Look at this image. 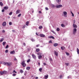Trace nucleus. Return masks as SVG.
Instances as JSON below:
<instances>
[{
	"instance_id": "f257e3e1",
	"label": "nucleus",
	"mask_w": 79,
	"mask_h": 79,
	"mask_svg": "<svg viewBox=\"0 0 79 79\" xmlns=\"http://www.w3.org/2000/svg\"><path fill=\"white\" fill-rule=\"evenodd\" d=\"M4 65H5L6 66H11V65H12V63L11 62H4L3 63Z\"/></svg>"
},
{
	"instance_id": "f03ea898",
	"label": "nucleus",
	"mask_w": 79,
	"mask_h": 79,
	"mask_svg": "<svg viewBox=\"0 0 79 79\" xmlns=\"http://www.w3.org/2000/svg\"><path fill=\"white\" fill-rule=\"evenodd\" d=\"M7 73V71L4 70L2 72H0V74L1 75H3V74H6Z\"/></svg>"
},
{
	"instance_id": "7ed1b4c3",
	"label": "nucleus",
	"mask_w": 79,
	"mask_h": 79,
	"mask_svg": "<svg viewBox=\"0 0 79 79\" xmlns=\"http://www.w3.org/2000/svg\"><path fill=\"white\" fill-rule=\"evenodd\" d=\"M21 64L22 65L23 67H25L26 66V64L25 63V61L23 60L21 63Z\"/></svg>"
},
{
	"instance_id": "20e7f679",
	"label": "nucleus",
	"mask_w": 79,
	"mask_h": 79,
	"mask_svg": "<svg viewBox=\"0 0 79 79\" xmlns=\"http://www.w3.org/2000/svg\"><path fill=\"white\" fill-rule=\"evenodd\" d=\"M77 31V29L76 28L73 29V34L74 35H75V34L76 33Z\"/></svg>"
},
{
	"instance_id": "39448f33",
	"label": "nucleus",
	"mask_w": 79,
	"mask_h": 79,
	"mask_svg": "<svg viewBox=\"0 0 79 79\" xmlns=\"http://www.w3.org/2000/svg\"><path fill=\"white\" fill-rule=\"evenodd\" d=\"M63 6L62 5H56V7L57 8H61V7H62Z\"/></svg>"
},
{
	"instance_id": "423d86ee",
	"label": "nucleus",
	"mask_w": 79,
	"mask_h": 79,
	"mask_svg": "<svg viewBox=\"0 0 79 79\" xmlns=\"http://www.w3.org/2000/svg\"><path fill=\"white\" fill-rule=\"evenodd\" d=\"M63 14L64 17H67V12L65 11H64Z\"/></svg>"
},
{
	"instance_id": "0eeeda50",
	"label": "nucleus",
	"mask_w": 79,
	"mask_h": 79,
	"mask_svg": "<svg viewBox=\"0 0 79 79\" xmlns=\"http://www.w3.org/2000/svg\"><path fill=\"white\" fill-rule=\"evenodd\" d=\"M2 25L3 26H6V22H4L2 23Z\"/></svg>"
},
{
	"instance_id": "6e6552de",
	"label": "nucleus",
	"mask_w": 79,
	"mask_h": 79,
	"mask_svg": "<svg viewBox=\"0 0 79 79\" xmlns=\"http://www.w3.org/2000/svg\"><path fill=\"white\" fill-rule=\"evenodd\" d=\"M32 56L33 57V58L35 60H36V56L34 54H32Z\"/></svg>"
},
{
	"instance_id": "1a4fd4ad",
	"label": "nucleus",
	"mask_w": 79,
	"mask_h": 79,
	"mask_svg": "<svg viewBox=\"0 0 79 79\" xmlns=\"http://www.w3.org/2000/svg\"><path fill=\"white\" fill-rule=\"evenodd\" d=\"M40 36L41 37H45V35L43 34H40Z\"/></svg>"
},
{
	"instance_id": "9d476101",
	"label": "nucleus",
	"mask_w": 79,
	"mask_h": 79,
	"mask_svg": "<svg viewBox=\"0 0 79 79\" xmlns=\"http://www.w3.org/2000/svg\"><path fill=\"white\" fill-rule=\"evenodd\" d=\"M10 53L11 54H15V51L14 50L11 51Z\"/></svg>"
},
{
	"instance_id": "9b49d317",
	"label": "nucleus",
	"mask_w": 79,
	"mask_h": 79,
	"mask_svg": "<svg viewBox=\"0 0 79 79\" xmlns=\"http://www.w3.org/2000/svg\"><path fill=\"white\" fill-rule=\"evenodd\" d=\"M73 26L74 28H77V25L75 24H73Z\"/></svg>"
},
{
	"instance_id": "f8f14e48",
	"label": "nucleus",
	"mask_w": 79,
	"mask_h": 79,
	"mask_svg": "<svg viewBox=\"0 0 79 79\" xmlns=\"http://www.w3.org/2000/svg\"><path fill=\"white\" fill-rule=\"evenodd\" d=\"M54 53H55V54L57 56H58V52H56V51H54Z\"/></svg>"
},
{
	"instance_id": "ddd939ff",
	"label": "nucleus",
	"mask_w": 79,
	"mask_h": 79,
	"mask_svg": "<svg viewBox=\"0 0 79 79\" xmlns=\"http://www.w3.org/2000/svg\"><path fill=\"white\" fill-rule=\"evenodd\" d=\"M48 38H49V39H55V37H53L52 36H49L48 37Z\"/></svg>"
},
{
	"instance_id": "4468645a",
	"label": "nucleus",
	"mask_w": 79,
	"mask_h": 79,
	"mask_svg": "<svg viewBox=\"0 0 79 79\" xmlns=\"http://www.w3.org/2000/svg\"><path fill=\"white\" fill-rule=\"evenodd\" d=\"M16 14H19V13H20V10H17L16 11Z\"/></svg>"
},
{
	"instance_id": "2eb2a0df",
	"label": "nucleus",
	"mask_w": 79,
	"mask_h": 79,
	"mask_svg": "<svg viewBox=\"0 0 79 79\" xmlns=\"http://www.w3.org/2000/svg\"><path fill=\"white\" fill-rule=\"evenodd\" d=\"M56 1L57 3H61V0H56Z\"/></svg>"
},
{
	"instance_id": "dca6fc26",
	"label": "nucleus",
	"mask_w": 79,
	"mask_h": 79,
	"mask_svg": "<svg viewBox=\"0 0 79 79\" xmlns=\"http://www.w3.org/2000/svg\"><path fill=\"white\" fill-rule=\"evenodd\" d=\"M4 10H8V6H5L4 7Z\"/></svg>"
},
{
	"instance_id": "f3484780",
	"label": "nucleus",
	"mask_w": 79,
	"mask_h": 79,
	"mask_svg": "<svg viewBox=\"0 0 79 79\" xmlns=\"http://www.w3.org/2000/svg\"><path fill=\"white\" fill-rule=\"evenodd\" d=\"M38 59L40 60V58H42V56L41 55L39 56H38Z\"/></svg>"
},
{
	"instance_id": "a211bd4d",
	"label": "nucleus",
	"mask_w": 79,
	"mask_h": 79,
	"mask_svg": "<svg viewBox=\"0 0 79 79\" xmlns=\"http://www.w3.org/2000/svg\"><path fill=\"white\" fill-rule=\"evenodd\" d=\"M61 48L62 50H64V49H65V47H61Z\"/></svg>"
},
{
	"instance_id": "6ab92c4d",
	"label": "nucleus",
	"mask_w": 79,
	"mask_h": 79,
	"mask_svg": "<svg viewBox=\"0 0 79 79\" xmlns=\"http://www.w3.org/2000/svg\"><path fill=\"white\" fill-rule=\"evenodd\" d=\"M58 45V44L57 43H55L54 44L53 46L54 47H56Z\"/></svg>"
},
{
	"instance_id": "aec40b11",
	"label": "nucleus",
	"mask_w": 79,
	"mask_h": 79,
	"mask_svg": "<svg viewBox=\"0 0 79 79\" xmlns=\"http://www.w3.org/2000/svg\"><path fill=\"white\" fill-rule=\"evenodd\" d=\"M29 21H27L26 23V26H28L29 24Z\"/></svg>"
},
{
	"instance_id": "412c9836",
	"label": "nucleus",
	"mask_w": 79,
	"mask_h": 79,
	"mask_svg": "<svg viewBox=\"0 0 79 79\" xmlns=\"http://www.w3.org/2000/svg\"><path fill=\"white\" fill-rule=\"evenodd\" d=\"M48 77V75H47L45 76V79H47Z\"/></svg>"
},
{
	"instance_id": "4be33fe9",
	"label": "nucleus",
	"mask_w": 79,
	"mask_h": 79,
	"mask_svg": "<svg viewBox=\"0 0 79 79\" xmlns=\"http://www.w3.org/2000/svg\"><path fill=\"white\" fill-rule=\"evenodd\" d=\"M31 40L32 42H35V39H33L32 38L31 39Z\"/></svg>"
},
{
	"instance_id": "5701e85b",
	"label": "nucleus",
	"mask_w": 79,
	"mask_h": 79,
	"mask_svg": "<svg viewBox=\"0 0 79 79\" xmlns=\"http://www.w3.org/2000/svg\"><path fill=\"white\" fill-rule=\"evenodd\" d=\"M31 68V67H27L26 69L27 70H29V69Z\"/></svg>"
},
{
	"instance_id": "b1692460",
	"label": "nucleus",
	"mask_w": 79,
	"mask_h": 79,
	"mask_svg": "<svg viewBox=\"0 0 79 79\" xmlns=\"http://www.w3.org/2000/svg\"><path fill=\"white\" fill-rule=\"evenodd\" d=\"M0 5L1 6H2L3 5V3L2 2H0Z\"/></svg>"
},
{
	"instance_id": "393cba45",
	"label": "nucleus",
	"mask_w": 79,
	"mask_h": 79,
	"mask_svg": "<svg viewBox=\"0 0 79 79\" xmlns=\"http://www.w3.org/2000/svg\"><path fill=\"white\" fill-rule=\"evenodd\" d=\"M42 28H43L42 26H40L39 27V29H42Z\"/></svg>"
},
{
	"instance_id": "a878e982",
	"label": "nucleus",
	"mask_w": 79,
	"mask_h": 79,
	"mask_svg": "<svg viewBox=\"0 0 79 79\" xmlns=\"http://www.w3.org/2000/svg\"><path fill=\"white\" fill-rule=\"evenodd\" d=\"M77 54H79V49H78V48H77Z\"/></svg>"
},
{
	"instance_id": "bb28decb",
	"label": "nucleus",
	"mask_w": 79,
	"mask_h": 79,
	"mask_svg": "<svg viewBox=\"0 0 79 79\" xmlns=\"http://www.w3.org/2000/svg\"><path fill=\"white\" fill-rule=\"evenodd\" d=\"M36 51L37 52H39V51H40V49H39V48L36 49Z\"/></svg>"
},
{
	"instance_id": "cd10ccee",
	"label": "nucleus",
	"mask_w": 79,
	"mask_h": 79,
	"mask_svg": "<svg viewBox=\"0 0 79 79\" xmlns=\"http://www.w3.org/2000/svg\"><path fill=\"white\" fill-rule=\"evenodd\" d=\"M3 41V38H2L0 40V42H2Z\"/></svg>"
},
{
	"instance_id": "c85d7f7f",
	"label": "nucleus",
	"mask_w": 79,
	"mask_h": 79,
	"mask_svg": "<svg viewBox=\"0 0 79 79\" xmlns=\"http://www.w3.org/2000/svg\"><path fill=\"white\" fill-rule=\"evenodd\" d=\"M30 61H31V60L30 59H29L28 60H27V63H29V62H30Z\"/></svg>"
},
{
	"instance_id": "c756f323",
	"label": "nucleus",
	"mask_w": 79,
	"mask_h": 79,
	"mask_svg": "<svg viewBox=\"0 0 79 79\" xmlns=\"http://www.w3.org/2000/svg\"><path fill=\"white\" fill-rule=\"evenodd\" d=\"M61 26L62 27H65V25H64V24H61Z\"/></svg>"
},
{
	"instance_id": "7c9ffc66",
	"label": "nucleus",
	"mask_w": 79,
	"mask_h": 79,
	"mask_svg": "<svg viewBox=\"0 0 79 79\" xmlns=\"http://www.w3.org/2000/svg\"><path fill=\"white\" fill-rule=\"evenodd\" d=\"M42 68H40L39 69V71H40V72H42Z\"/></svg>"
},
{
	"instance_id": "2f4dec72",
	"label": "nucleus",
	"mask_w": 79,
	"mask_h": 79,
	"mask_svg": "<svg viewBox=\"0 0 79 79\" xmlns=\"http://www.w3.org/2000/svg\"><path fill=\"white\" fill-rule=\"evenodd\" d=\"M20 72L21 73H23V72H24V71H23V70H22V69H21Z\"/></svg>"
},
{
	"instance_id": "473e14b6",
	"label": "nucleus",
	"mask_w": 79,
	"mask_h": 79,
	"mask_svg": "<svg viewBox=\"0 0 79 79\" xmlns=\"http://www.w3.org/2000/svg\"><path fill=\"white\" fill-rule=\"evenodd\" d=\"M51 32H53V33L54 34H56V33H55V31H53V30H52Z\"/></svg>"
},
{
	"instance_id": "72a5a7b5",
	"label": "nucleus",
	"mask_w": 79,
	"mask_h": 79,
	"mask_svg": "<svg viewBox=\"0 0 79 79\" xmlns=\"http://www.w3.org/2000/svg\"><path fill=\"white\" fill-rule=\"evenodd\" d=\"M6 44V42H4L2 43V45H5Z\"/></svg>"
},
{
	"instance_id": "f704fd0d",
	"label": "nucleus",
	"mask_w": 79,
	"mask_h": 79,
	"mask_svg": "<svg viewBox=\"0 0 79 79\" xmlns=\"http://www.w3.org/2000/svg\"><path fill=\"white\" fill-rule=\"evenodd\" d=\"M65 53H66V55H67V56H69V53L67 52H65Z\"/></svg>"
},
{
	"instance_id": "c9c22d12",
	"label": "nucleus",
	"mask_w": 79,
	"mask_h": 79,
	"mask_svg": "<svg viewBox=\"0 0 79 79\" xmlns=\"http://www.w3.org/2000/svg\"><path fill=\"white\" fill-rule=\"evenodd\" d=\"M12 14H13V12H11L9 13V15H11Z\"/></svg>"
},
{
	"instance_id": "e433bc0d",
	"label": "nucleus",
	"mask_w": 79,
	"mask_h": 79,
	"mask_svg": "<svg viewBox=\"0 0 79 79\" xmlns=\"http://www.w3.org/2000/svg\"><path fill=\"white\" fill-rule=\"evenodd\" d=\"M56 30L57 31H60V28H57L56 29Z\"/></svg>"
},
{
	"instance_id": "4c0bfd02",
	"label": "nucleus",
	"mask_w": 79,
	"mask_h": 79,
	"mask_svg": "<svg viewBox=\"0 0 79 79\" xmlns=\"http://www.w3.org/2000/svg\"><path fill=\"white\" fill-rule=\"evenodd\" d=\"M21 16V14H20L18 15V17H20Z\"/></svg>"
},
{
	"instance_id": "58836bf2",
	"label": "nucleus",
	"mask_w": 79,
	"mask_h": 79,
	"mask_svg": "<svg viewBox=\"0 0 79 79\" xmlns=\"http://www.w3.org/2000/svg\"><path fill=\"white\" fill-rule=\"evenodd\" d=\"M9 47V46L8 45H7V46L6 47V48H8Z\"/></svg>"
},
{
	"instance_id": "ea45409f",
	"label": "nucleus",
	"mask_w": 79,
	"mask_h": 79,
	"mask_svg": "<svg viewBox=\"0 0 79 79\" xmlns=\"http://www.w3.org/2000/svg\"><path fill=\"white\" fill-rule=\"evenodd\" d=\"M5 53H8V50H6L5 51Z\"/></svg>"
},
{
	"instance_id": "a19ab883",
	"label": "nucleus",
	"mask_w": 79,
	"mask_h": 79,
	"mask_svg": "<svg viewBox=\"0 0 79 79\" xmlns=\"http://www.w3.org/2000/svg\"><path fill=\"white\" fill-rule=\"evenodd\" d=\"M9 25H12V23H11V22H9Z\"/></svg>"
},
{
	"instance_id": "79ce46f5",
	"label": "nucleus",
	"mask_w": 79,
	"mask_h": 79,
	"mask_svg": "<svg viewBox=\"0 0 79 79\" xmlns=\"http://www.w3.org/2000/svg\"><path fill=\"white\" fill-rule=\"evenodd\" d=\"M14 60V61H18V60H17V59H16V57H15Z\"/></svg>"
},
{
	"instance_id": "37998d69",
	"label": "nucleus",
	"mask_w": 79,
	"mask_h": 79,
	"mask_svg": "<svg viewBox=\"0 0 79 79\" xmlns=\"http://www.w3.org/2000/svg\"><path fill=\"white\" fill-rule=\"evenodd\" d=\"M65 64L67 66H69V63H65Z\"/></svg>"
},
{
	"instance_id": "c03bdc74",
	"label": "nucleus",
	"mask_w": 79,
	"mask_h": 79,
	"mask_svg": "<svg viewBox=\"0 0 79 79\" xmlns=\"http://www.w3.org/2000/svg\"><path fill=\"white\" fill-rule=\"evenodd\" d=\"M13 73H17V72H16L15 70H14L13 72Z\"/></svg>"
},
{
	"instance_id": "a18cd8bd",
	"label": "nucleus",
	"mask_w": 79,
	"mask_h": 79,
	"mask_svg": "<svg viewBox=\"0 0 79 79\" xmlns=\"http://www.w3.org/2000/svg\"><path fill=\"white\" fill-rule=\"evenodd\" d=\"M45 9L46 10H48V7H45Z\"/></svg>"
},
{
	"instance_id": "49530a36",
	"label": "nucleus",
	"mask_w": 79,
	"mask_h": 79,
	"mask_svg": "<svg viewBox=\"0 0 79 79\" xmlns=\"http://www.w3.org/2000/svg\"><path fill=\"white\" fill-rule=\"evenodd\" d=\"M62 77H63V76L62 75H60V79H61V78H62Z\"/></svg>"
},
{
	"instance_id": "de8ad7c7",
	"label": "nucleus",
	"mask_w": 79,
	"mask_h": 79,
	"mask_svg": "<svg viewBox=\"0 0 79 79\" xmlns=\"http://www.w3.org/2000/svg\"><path fill=\"white\" fill-rule=\"evenodd\" d=\"M2 32L3 33H4L5 32V30H3L2 31Z\"/></svg>"
},
{
	"instance_id": "09e8293b",
	"label": "nucleus",
	"mask_w": 79,
	"mask_h": 79,
	"mask_svg": "<svg viewBox=\"0 0 79 79\" xmlns=\"http://www.w3.org/2000/svg\"><path fill=\"white\" fill-rule=\"evenodd\" d=\"M38 55H41V53L38 52L37 53Z\"/></svg>"
},
{
	"instance_id": "8fccbe9b",
	"label": "nucleus",
	"mask_w": 79,
	"mask_h": 79,
	"mask_svg": "<svg viewBox=\"0 0 79 79\" xmlns=\"http://www.w3.org/2000/svg\"><path fill=\"white\" fill-rule=\"evenodd\" d=\"M13 76H16V74L13 73L12 75Z\"/></svg>"
},
{
	"instance_id": "3c124183",
	"label": "nucleus",
	"mask_w": 79,
	"mask_h": 79,
	"mask_svg": "<svg viewBox=\"0 0 79 79\" xmlns=\"http://www.w3.org/2000/svg\"><path fill=\"white\" fill-rule=\"evenodd\" d=\"M49 44L52 43V40H50V41L49 42Z\"/></svg>"
},
{
	"instance_id": "603ef678",
	"label": "nucleus",
	"mask_w": 79,
	"mask_h": 79,
	"mask_svg": "<svg viewBox=\"0 0 79 79\" xmlns=\"http://www.w3.org/2000/svg\"><path fill=\"white\" fill-rule=\"evenodd\" d=\"M44 65V66H46L47 64H46V63H43Z\"/></svg>"
},
{
	"instance_id": "864d4df0",
	"label": "nucleus",
	"mask_w": 79,
	"mask_h": 79,
	"mask_svg": "<svg viewBox=\"0 0 79 79\" xmlns=\"http://www.w3.org/2000/svg\"><path fill=\"white\" fill-rule=\"evenodd\" d=\"M25 27H26V25H24L23 26V29H24V28H25Z\"/></svg>"
},
{
	"instance_id": "5fc2aeb1",
	"label": "nucleus",
	"mask_w": 79,
	"mask_h": 79,
	"mask_svg": "<svg viewBox=\"0 0 79 79\" xmlns=\"http://www.w3.org/2000/svg\"><path fill=\"white\" fill-rule=\"evenodd\" d=\"M40 46V45L39 44H38L36 45V47H39Z\"/></svg>"
},
{
	"instance_id": "6e6d98bb",
	"label": "nucleus",
	"mask_w": 79,
	"mask_h": 79,
	"mask_svg": "<svg viewBox=\"0 0 79 79\" xmlns=\"http://www.w3.org/2000/svg\"><path fill=\"white\" fill-rule=\"evenodd\" d=\"M2 12H4L5 11V10L4 9H2Z\"/></svg>"
},
{
	"instance_id": "4d7b16f0",
	"label": "nucleus",
	"mask_w": 79,
	"mask_h": 79,
	"mask_svg": "<svg viewBox=\"0 0 79 79\" xmlns=\"http://www.w3.org/2000/svg\"><path fill=\"white\" fill-rule=\"evenodd\" d=\"M72 14V16H73V17H74V14H73V13Z\"/></svg>"
},
{
	"instance_id": "13d9d810",
	"label": "nucleus",
	"mask_w": 79,
	"mask_h": 79,
	"mask_svg": "<svg viewBox=\"0 0 79 79\" xmlns=\"http://www.w3.org/2000/svg\"><path fill=\"white\" fill-rule=\"evenodd\" d=\"M39 13H40V14H41V13H42V12L40 11H39Z\"/></svg>"
},
{
	"instance_id": "bf43d9fd",
	"label": "nucleus",
	"mask_w": 79,
	"mask_h": 79,
	"mask_svg": "<svg viewBox=\"0 0 79 79\" xmlns=\"http://www.w3.org/2000/svg\"><path fill=\"white\" fill-rule=\"evenodd\" d=\"M50 61H52V58H50Z\"/></svg>"
},
{
	"instance_id": "052dcab7",
	"label": "nucleus",
	"mask_w": 79,
	"mask_h": 79,
	"mask_svg": "<svg viewBox=\"0 0 79 79\" xmlns=\"http://www.w3.org/2000/svg\"><path fill=\"white\" fill-rule=\"evenodd\" d=\"M35 79H39V77H35Z\"/></svg>"
},
{
	"instance_id": "680f3d73",
	"label": "nucleus",
	"mask_w": 79,
	"mask_h": 79,
	"mask_svg": "<svg viewBox=\"0 0 79 79\" xmlns=\"http://www.w3.org/2000/svg\"><path fill=\"white\" fill-rule=\"evenodd\" d=\"M23 45L26 46V44H25V43H23Z\"/></svg>"
},
{
	"instance_id": "e2e57ef3",
	"label": "nucleus",
	"mask_w": 79,
	"mask_h": 79,
	"mask_svg": "<svg viewBox=\"0 0 79 79\" xmlns=\"http://www.w3.org/2000/svg\"><path fill=\"white\" fill-rule=\"evenodd\" d=\"M15 30H12V32H15Z\"/></svg>"
},
{
	"instance_id": "0e129e2a",
	"label": "nucleus",
	"mask_w": 79,
	"mask_h": 79,
	"mask_svg": "<svg viewBox=\"0 0 79 79\" xmlns=\"http://www.w3.org/2000/svg\"><path fill=\"white\" fill-rule=\"evenodd\" d=\"M38 64L39 65H40V63H38Z\"/></svg>"
},
{
	"instance_id": "69168bd1",
	"label": "nucleus",
	"mask_w": 79,
	"mask_h": 79,
	"mask_svg": "<svg viewBox=\"0 0 79 79\" xmlns=\"http://www.w3.org/2000/svg\"><path fill=\"white\" fill-rule=\"evenodd\" d=\"M70 48V45H69V46H68V48Z\"/></svg>"
},
{
	"instance_id": "338daca9",
	"label": "nucleus",
	"mask_w": 79,
	"mask_h": 79,
	"mask_svg": "<svg viewBox=\"0 0 79 79\" xmlns=\"http://www.w3.org/2000/svg\"><path fill=\"white\" fill-rule=\"evenodd\" d=\"M15 3V0H13V3Z\"/></svg>"
},
{
	"instance_id": "774afa93",
	"label": "nucleus",
	"mask_w": 79,
	"mask_h": 79,
	"mask_svg": "<svg viewBox=\"0 0 79 79\" xmlns=\"http://www.w3.org/2000/svg\"><path fill=\"white\" fill-rule=\"evenodd\" d=\"M28 51H30V49L28 48Z\"/></svg>"
}]
</instances>
